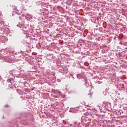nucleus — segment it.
<instances>
[{
    "mask_svg": "<svg viewBox=\"0 0 127 127\" xmlns=\"http://www.w3.org/2000/svg\"><path fill=\"white\" fill-rule=\"evenodd\" d=\"M59 94H61V92L58 91Z\"/></svg>",
    "mask_w": 127,
    "mask_h": 127,
    "instance_id": "obj_2",
    "label": "nucleus"
},
{
    "mask_svg": "<svg viewBox=\"0 0 127 127\" xmlns=\"http://www.w3.org/2000/svg\"><path fill=\"white\" fill-rule=\"evenodd\" d=\"M11 81V79H8L7 80V82L8 83L10 82Z\"/></svg>",
    "mask_w": 127,
    "mask_h": 127,
    "instance_id": "obj_1",
    "label": "nucleus"
}]
</instances>
